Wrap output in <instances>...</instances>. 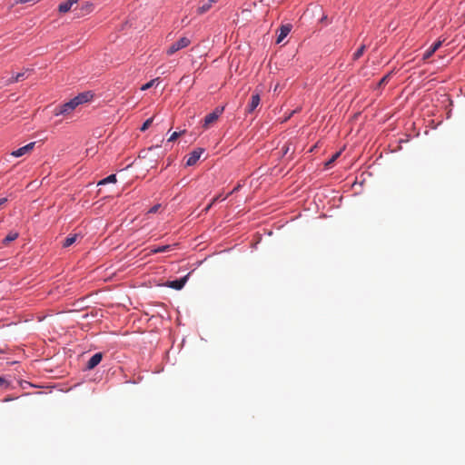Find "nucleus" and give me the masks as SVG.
I'll use <instances>...</instances> for the list:
<instances>
[{"label":"nucleus","instance_id":"obj_1","mask_svg":"<svg viewBox=\"0 0 465 465\" xmlns=\"http://www.w3.org/2000/svg\"><path fill=\"white\" fill-rule=\"evenodd\" d=\"M223 111H224V106L216 107L213 113L207 114L203 119V129L206 130V129L210 128L214 123H216V121L222 115Z\"/></svg>","mask_w":465,"mask_h":465},{"label":"nucleus","instance_id":"obj_2","mask_svg":"<svg viewBox=\"0 0 465 465\" xmlns=\"http://www.w3.org/2000/svg\"><path fill=\"white\" fill-rule=\"evenodd\" d=\"M190 44H191V39L186 36H183L178 41H176L175 43H173L170 45V47L166 50V54L168 55H173L179 50H182V49L187 47Z\"/></svg>","mask_w":465,"mask_h":465},{"label":"nucleus","instance_id":"obj_3","mask_svg":"<svg viewBox=\"0 0 465 465\" xmlns=\"http://www.w3.org/2000/svg\"><path fill=\"white\" fill-rule=\"evenodd\" d=\"M77 104L76 103L74 102V98L71 99L69 102L62 104V105H59L56 109H55V115H59V114H70L73 110H74L76 108Z\"/></svg>","mask_w":465,"mask_h":465},{"label":"nucleus","instance_id":"obj_4","mask_svg":"<svg viewBox=\"0 0 465 465\" xmlns=\"http://www.w3.org/2000/svg\"><path fill=\"white\" fill-rule=\"evenodd\" d=\"M203 153V149L197 148L196 150H193L189 155L186 160V165L187 166H193L194 165L197 161L200 159L202 153Z\"/></svg>","mask_w":465,"mask_h":465},{"label":"nucleus","instance_id":"obj_5","mask_svg":"<svg viewBox=\"0 0 465 465\" xmlns=\"http://www.w3.org/2000/svg\"><path fill=\"white\" fill-rule=\"evenodd\" d=\"M35 142H32L17 150H15L11 153V155L12 156H15V157H20V156H23L28 153H30L34 147H35Z\"/></svg>","mask_w":465,"mask_h":465},{"label":"nucleus","instance_id":"obj_6","mask_svg":"<svg viewBox=\"0 0 465 465\" xmlns=\"http://www.w3.org/2000/svg\"><path fill=\"white\" fill-rule=\"evenodd\" d=\"M260 102H261L260 94L259 93L253 94L251 97V101H250L249 104L247 105V108H246L247 113L252 114L257 108V106L260 104Z\"/></svg>","mask_w":465,"mask_h":465},{"label":"nucleus","instance_id":"obj_7","mask_svg":"<svg viewBox=\"0 0 465 465\" xmlns=\"http://www.w3.org/2000/svg\"><path fill=\"white\" fill-rule=\"evenodd\" d=\"M292 30V25L287 24L283 25L279 29V35L276 39V43L280 44L282 42V40L289 35V33Z\"/></svg>","mask_w":465,"mask_h":465},{"label":"nucleus","instance_id":"obj_8","mask_svg":"<svg viewBox=\"0 0 465 465\" xmlns=\"http://www.w3.org/2000/svg\"><path fill=\"white\" fill-rule=\"evenodd\" d=\"M188 277H189V274H187L186 276H184L181 279L171 281L168 282V286L173 289H175V290H181L185 285V283L188 280Z\"/></svg>","mask_w":465,"mask_h":465},{"label":"nucleus","instance_id":"obj_9","mask_svg":"<svg viewBox=\"0 0 465 465\" xmlns=\"http://www.w3.org/2000/svg\"><path fill=\"white\" fill-rule=\"evenodd\" d=\"M102 359H103V354L101 352H97V353L94 354L88 361L86 368L89 370L94 369L101 362Z\"/></svg>","mask_w":465,"mask_h":465},{"label":"nucleus","instance_id":"obj_10","mask_svg":"<svg viewBox=\"0 0 465 465\" xmlns=\"http://www.w3.org/2000/svg\"><path fill=\"white\" fill-rule=\"evenodd\" d=\"M29 72H31V70L25 69L24 72L18 73L15 76L7 79L5 84L8 85L25 80V78H27L26 74Z\"/></svg>","mask_w":465,"mask_h":465},{"label":"nucleus","instance_id":"obj_11","mask_svg":"<svg viewBox=\"0 0 465 465\" xmlns=\"http://www.w3.org/2000/svg\"><path fill=\"white\" fill-rule=\"evenodd\" d=\"M441 41L435 42L428 50L423 54V60H427L441 46Z\"/></svg>","mask_w":465,"mask_h":465},{"label":"nucleus","instance_id":"obj_12","mask_svg":"<svg viewBox=\"0 0 465 465\" xmlns=\"http://www.w3.org/2000/svg\"><path fill=\"white\" fill-rule=\"evenodd\" d=\"M93 98V94L90 92H85L78 94L74 98V102L76 103L77 106L79 104H82L84 103H86L90 101Z\"/></svg>","mask_w":465,"mask_h":465},{"label":"nucleus","instance_id":"obj_13","mask_svg":"<svg viewBox=\"0 0 465 465\" xmlns=\"http://www.w3.org/2000/svg\"><path fill=\"white\" fill-rule=\"evenodd\" d=\"M79 0H68L64 3H62L58 6V11L60 13H67L71 10L72 6L76 4Z\"/></svg>","mask_w":465,"mask_h":465},{"label":"nucleus","instance_id":"obj_14","mask_svg":"<svg viewBox=\"0 0 465 465\" xmlns=\"http://www.w3.org/2000/svg\"><path fill=\"white\" fill-rule=\"evenodd\" d=\"M79 238H82V236L78 233H74V234L68 235L63 242V247L67 248V247L73 245Z\"/></svg>","mask_w":465,"mask_h":465},{"label":"nucleus","instance_id":"obj_15","mask_svg":"<svg viewBox=\"0 0 465 465\" xmlns=\"http://www.w3.org/2000/svg\"><path fill=\"white\" fill-rule=\"evenodd\" d=\"M18 232H10L5 238L3 240V244L7 245L11 242L16 240L18 238Z\"/></svg>","mask_w":465,"mask_h":465},{"label":"nucleus","instance_id":"obj_16","mask_svg":"<svg viewBox=\"0 0 465 465\" xmlns=\"http://www.w3.org/2000/svg\"><path fill=\"white\" fill-rule=\"evenodd\" d=\"M117 181L116 179V175L115 174H111L109 176H107L106 178L101 180L98 182L97 185H104V184H107V183H115Z\"/></svg>","mask_w":465,"mask_h":465},{"label":"nucleus","instance_id":"obj_17","mask_svg":"<svg viewBox=\"0 0 465 465\" xmlns=\"http://www.w3.org/2000/svg\"><path fill=\"white\" fill-rule=\"evenodd\" d=\"M211 6H212V3L208 2V1L204 2V3H203L202 5H200L198 7L197 13L199 15H203V14L206 13L211 8Z\"/></svg>","mask_w":465,"mask_h":465},{"label":"nucleus","instance_id":"obj_18","mask_svg":"<svg viewBox=\"0 0 465 465\" xmlns=\"http://www.w3.org/2000/svg\"><path fill=\"white\" fill-rule=\"evenodd\" d=\"M170 250H172V245L167 244L152 249L151 253L164 252Z\"/></svg>","mask_w":465,"mask_h":465},{"label":"nucleus","instance_id":"obj_19","mask_svg":"<svg viewBox=\"0 0 465 465\" xmlns=\"http://www.w3.org/2000/svg\"><path fill=\"white\" fill-rule=\"evenodd\" d=\"M94 10V5L92 3H89V2H86L83 6H82V12L84 15H86V14H89L91 13L92 11Z\"/></svg>","mask_w":465,"mask_h":465},{"label":"nucleus","instance_id":"obj_20","mask_svg":"<svg viewBox=\"0 0 465 465\" xmlns=\"http://www.w3.org/2000/svg\"><path fill=\"white\" fill-rule=\"evenodd\" d=\"M366 46L362 45L354 54H353V59L357 60L359 59L364 53Z\"/></svg>","mask_w":465,"mask_h":465},{"label":"nucleus","instance_id":"obj_21","mask_svg":"<svg viewBox=\"0 0 465 465\" xmlns=\"http://www.w3.org/2000/svg\"><path fill=\"white\" fill-rule=\"evenodd\" d=\"M153 121V117H152V118L147 119V120L143 123V124L142 125V127H141V131L144 132L145 130H147V129L149 128V126L152 124Z\"/></svg>","mask_w":465,"mask_h":465},{"label":"nucleus","instance_id":"obj_22","mask_svg":"<svg viewBox=\"0 0 465 465\" xmlns=\"http://www.w3.org/2000/svg\"><path fill=\"white\" fill-rule=\"evenodd\" d=\"M389 79H390V74H387V75L383 76V77L380 80V82H379L378 85H379V86L385 85V84L388 83Z\"/></svg>","mask_w":465,"mask_h":465},{"label":"nucleus","instance_id":"obj_23","mask_svg":"<svg viewBox=\"0 0 465 465\" xmlns=\"http://www.w3.org/2000/svg\"><path fill=\"white\" fill-rule=\"evenodd\" d=\"M155 81H156V79L151 80L147 84H143L141 89L144 91V90L151 88L153 85Z\"/></svg>","mask_w":465,"mask_h":465},{"label":"nucleus","instance_id":"obj_24","mask_svg":"<svg viewBox=\"0 0 465 465\" xmlns=\"http://www.w3.org/2000/svg\"><path fill=\"white\" fill-rule=\"evenodd\" d=\"M40 1L41 0H16L15 4H26V3L36 4Z\"/></svg>","mask_w":465,"mask_h":465},{"label":"nucleus","instance_id":"obj_25","mask_svg":"<svg viewBox=\"0 0 465 465\" xmlns=\"http://www.w3.org/2000/svg\"><path fill=\"white\" fill-rule=\"evenodd\" d=\"M180 135H181V133L174 132V133H173L171 134V136L169 137L168 141L169 142H173V141L176 140Z\"/></svg>","mask_w":465,"mask_h":465},{"label":"nucleus","instance_id":"obj_26","mask_svg":"<svg viewBox=\"0 0 465 465\" xmlns=\"http://www.w3.org/2000/svg\"><path fill=\"white\" fill-rule=\"evenodd\" d=\"M160 207H161V205H160V204H155L154 206H153V207L149 210V213H156V212L159 210V208H160Z\"/></svg>","mask_w":465,"mask_h":465},{"label":"nucleus","instance_id":"obj_27","mask_svg":"<svg viewBox=\"0 0 465 465\" xmlns=\"http://www.w3.org/2000/svg\"><path fill=\"white\" fill-rule=\"evenodd\" d=\"M341 153H336L332 157L331 159L327 163V165L332 163L340 155Z\"/></svg>","mask_w":465,"mask_h":465},{"label":"nucleus","instance_id":"obj_28","mask_svg":"<svg viewBox=\"0 0 465 465\" xmlns=\"http://www.w3.org/2000/svg\"><path fill=\"white\" fill-rule=\"evenodd\" d=\"M240 187H241V185H240V184H238V185H237V186H235V187L233 188V190H232V192H230L228 194H229V195H231V194H232L234 192H237V191L240 189Z\"/></svg>","mask_w":465,"mask_h":465},{"label":"nucleus","instance_id":"obj_29","mask_svg":"<svg viewBox=\"0 0 465 465\" xmlns=\"http://www.w3.org/2000/svg\"><path fill=\"white\" fill-rule=\"evenodd\" d=\"M228 196H229V194H227V195H225V196L222 197V194H219V195H217L216 197H218V201H219V200L223 201V200H225Z\"/></svg>","mask_w":465,"mask_h":465},{"label":"nucleus","instance_id":"obj_30","mask_svg":"<svg viewBox=\"0 0 465 465\" xmlns=\"http://www.w3.org/2000/svg\"><path fill=\"white\" fill-rule=\"evenodd\" d=\"M7 202V198H1L0 199V206L4 205Z\"/></svg>","mask_w":465,"mask_h":465},{"label":"nucleus","instance_id":"obj_31","mask_svg":"<svg viewBox=\"0 0 465 465\" xmlns=\"http://www.w3.org/2000/svg\"><path fill=\"white\" fill-rule=\"evenodd\" d=\"M213 204L212 203H209L205 209L203 210L204 213H207L211 208H212Z\"/></svg>","mask_w":465,"mask_h":465},{"label":"nucleus","instance_id":"obj_32","mask_svg":"<svg viewBox=\"0 0 465 465\" xmlns=\"http://www.w3.org/2000/svg\"><path fill=\"white\" fill-rule=\"evenodd\" d=\"M6 383L5 380L0 377V386H4Z\"/></svg>","mask_w":465,"mask_h":465},{"label":"nucleus","instance_id":"obj_33","mask_svg":"<svg viewBox=\"0 0 465 465\" xmlns=\"http://www.w3.org/2000/svg\"><path fill=\"white\" fill-rule=\"evenodd\" d=\"M218 201V197H214L210 203L214 204Z\"/></svg>","mask_w":465,"mask_h":465},{"label":"nucleus","instance_id":"obj_34","mask_svg":"<svg viewBox=\"0 0 465 465\" xmlns=\"http://www.w3.org/2000/svg\"><path fill=\"white\" fill-rule=\"evenodd\" d=\"M288 151H289V147H288V146H285V147H284V153H286Z\"/></svg>","mask_w":465,"mask_h":465},{"label":"nucleus","instance_id":"obj_35","mask_svg":"<svg viewBox=\"0 0 465 465\" xmlns=\"http://www.w3.org/2000/svg\"><path fill=\"white\" fill-rule=\"evenodd\" d=\"M218 0H208V2L213 4V3H216Z\"/></svg>","mask_w":465,"mask_h":465},{"label":"nucleus","instance_id":"obj_36","mask_svg":"<svg viewBox=\"0 0 465 465\" xmlns=\"http://www.w3.org/2000/svg\"><path fill=\"white\" fill-rule=\"evenodd\" d=\"M326 18H327L326 16H323V17L322 18V21H325V19H326Z\"/></svg>","mask_w":465,"mask_h":465}]
</instances>
